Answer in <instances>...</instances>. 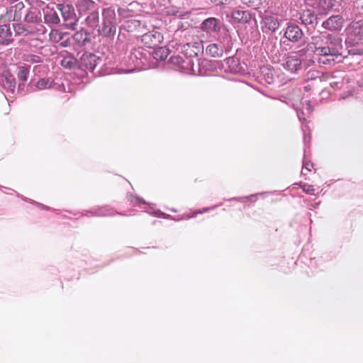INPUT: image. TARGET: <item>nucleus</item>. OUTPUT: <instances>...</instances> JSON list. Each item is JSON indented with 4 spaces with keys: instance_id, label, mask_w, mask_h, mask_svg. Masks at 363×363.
Here are the masks:
<instances>
[{
    "instance_id": "f257e3e1",
    "label": "nucleus",
    "mask_w": 363,
    "mask_h": 363,
    "mask_svg": "<svg viewBox=\"0 0 363 363\" xmlns=\"http://www.w3.org/2000/svg\"><path fill=\"white\" fill-rule=\"evenodd\" d=\"M102 25L98 30L99 34L105 37L114 36L116 33L115 9L113 7L104 9L102 12Z\"/></svg>"
},
{
    "instance_id": "f03ea898",
    "label": "nucleus",
    "mask_w": 363,
    "mask_h": 363,
    "mask_svg": "<svg viewBox=\"0 0 363 363\" xmlns=\"http://www.w3.org/2000/svg\"><path fill=\"white\" fill-rule=\"evenodd\" d=\"M312 43L315 45V48H318L320 43V48H325L330 50H342V39L336 35L321 33L318 35L313 36Z\"/></svg>"
},
{
    "instance_id": "7ed1b4c3",
    "label": "nucleus",
    "mask_w": 363,
    "mask_h": 363,
    "mask_svg": "<svg viewBox=\"0 0 363 363\" xmlns=\"http://www.w3.org/2000/svg\"><path fill=\"white\" fill-rule=\"evenodd\" d=\"M321 45L318 44L315 48V54L318 56V62L320 65L333 66L336 63L341 62L344 58L342 51L330 50L325 48H320Z\"/></svg>"
},
{
    "instance_id": "20e7f679",
    "label": "nucleus",
    "mask_w": 363,
    "mask_h": 363,
    "mask_svg": "<svg viewBox=\"0 0 363 363\" xmlns=\"http://www.w3.org/2000/svg\"><path fill=\"white\" fill-rule=\"evenodd\" d=\"M170 61L172 65L177 66L183 72H191L192 74H202L201 67V62L199 60H197V71L194 69V60L191 59L189 57L184 58L182 56L179 55L172 56L170 57Z\"/></svg>"
},
{
    "instance_id": "39448f33",
    "label": "nucleus",
    "mask_w": 363,
    "mask_h": 363,
    "mask_svg": "<svg viewBox=\"0 0 363 363\" xmlns=\"http://www.w3.org/2000/svg\"><path fill=\"white\" fill-rule=\"evenodd\" d=\"M56 9L61 13L65 28L75 30L78 20L74 6L69 4H58L56 5Z\"/></svg>"
},
{
    "instance_id": "423d86ee",
    "label": "nucleus",
    "mask_w": 363,
    "mask_h": 363,
    "mask_svg": "<svg viewBox=\"0 0 363 363\" xmlns=\"http://www.w3.org/2000/svg\"><path fill=\"white\" fill-rule=\"evenodd\" d=\"M284 36L292 43H298L304 37L303 32L301 28L294 23H289L284 29Z\"/></svg>"
},
{
    "instance_id": "0eeeda50",
    "label": "nucleus",
    "mask_w": 363,
    "mask_h": 363,
    "mask_svg": "<svg viewBox=\"0 0 363 363\" xmlns=\"http://www.w3.org/2000/svg\"><path fill=\"white\" fill-rule=\"evenodd\" d=\"M163 39L160 33L152 30L142 35L141 40L144 45L150 48L158 47Z\"/></svg>"
},
{
    "instance_id": "6e6552de",
    "label": "nucleus",
    "mask_w": 363,
    "mask_h": 363,
    "mask_svg": "<svg viewBox=\"0 0 363 363\" xmlns=\"http://www.w3.org/2000/svg\"><path fill=\"white\" fill-rule=\"evenodd\" d=\"M284 68L291 72H296L301 69V60L296 53H289L282 64Z\"/></svg>"
},
{
    "instance_id": "1a4fd4ad",
    "label": "nucleus",
    "mask_w": 363,
    "mask_h": 363,
    "mask_svg": "<svg viewBox=\"0 0 363 363\" xmlns=\"http://www.w3.org/2000/svg\"><path fill=\"white\" fill-rule=\"evenodd\" d=\"M99 60V57L96 55L90 52H85L80 57L79 67L81 69L93 72Z\"/></svg>"
},
{
    "instance_id": "9d476101",
    "label": "nucleus",
    "mask_w": 363,
    "mask_h": 363,
    "mask_svg": "<svg viewBox=\"0 0 363 363\" xmlns=\"http://www.w3.org/2000/svg\"><path fill=\"white\" fill-rule=\"evenodd\" d=\"M76 6L80 16L88 15L99 9L97 4L92 0H78Z\"/></svg>"
},
{
    "instance_id": "9b49d317",
    "label": "nucleus",
    "mask_w": 363,
    "mask_h": 363,
    "mask_svg": "<svg viewBox=\"0 0 363 363\" xmlns=\"http://www.w3.org/2000/svg\"><path fill=\"white\" fill-rule=\"evenodd\" d=\"M223 23L220 20L216 18L206 19V32L213 38H217Z\"/></svg>"
},
{
    "instance_id": "f8f14e48",
    "label": "nucleus",
    "mask_w": 363,
    "mask_h": 363,
    "mask_svg": "<svg viewBox=\"0 0 363 363\" xmlns=\"http://www.w3.org/2000/svg\"><path fill=\"white\" fill-rule=\"evenodd\" d=\"M299 19L301 21V23L306 26H308V28H315L318 23L317 16L315 12L311 9L303 10L300 13Z\"/></svg>"
},
{
    "instance_id": "ddd939ff",
    "label": "nucleus",
    "mask_w": 363,
    "mask_h": 363,
    "mask_svg": "<svg viewBox=\"0 0 363 363\" xmlns=\"http://www.w3.org/2000/svg\"><path fill=\"white\" fill-rule=\"evenodd\" d=\"M343 22L340 16H332L323 22L322 26L329 30H340L343 26Z\"/></svg>"
},
{
    "instance_id": "4468645a",
    "label": "nucleus",
    "mask_w": 363,
    "mask_h": 363,
    "mask_svg": "<svg viewBox=\"0 0 363 363\" xmlns=\"http://www.w3.org/2000/svg\"><path fill=\"white\" fill-rule=\"evenodd\" d=\"M43 19L44 23L50 28L60 25V18L57 12L53 9H47L46 10H43Z\"/></svg>"
},
{
    "instance_id": "2eb2a0df",
    "label": "nucleus",
    "mask_w": 363,
    "mask_h": 363,
    "mask_svg": "<svg viewBox=\"0 0 363 363\" xmlns=\"http://www.w3.org/2000/svg\"><path fill=\"white\" fill-rule=\"evenodd\" d=\"M185 47H186V53L191 59L194 57H199L200 55H202L203 53L204 46L202 41L188 43Z\"/></svg>"
},
{
    "instance_id": "dca6fc26",
    "label": "nucleus",
    "mask_w": 363,
    "mask_h": 363,
    "mask_svg": "<svg viewBox=\"0 0 363 363\" xmlns=\"http://www.w3.org/2000/svg\"><path fill=\"white\" fill-rule=\"evenodd\" d=\"M263 27L267 30L274 33L280 27L279 19L273 16H266L262 20Z\"/></svg>"
},
{
    "instance_id": "f3484780",
    "label": "nucleus",
    "mask_w": 363,
    "mask_h": 363,
    "mask_svg": "<svg viewBox=\"0 0 363 363\" xmlns=\"http://www.w3.org/2000/svg\"><path fill=\"white\" fill-rule=\"evenodd\" d=\"M259 78L260 82L262 84H273L275 81V74L274 69L268 67H262Z\"/></svg>"
},
{
    "instance_id": "a211bd4d",
    "label": "nucleus",
    "mask_w": 363,
    "mask_h": 363,
    "mask_svg": "<svg viewBox=\"0 0 363 363\" xmlns=\"http://www.w3.org/2000/svg\"><path fill=\"white\" fill-rule=\"evenodd\" d=\"M72 40L78 47H82L89 42V33L84 30L76 32L72 36Z\"/></svg>"
},
{
    "instance_id": "6ab92c4d",
    "label": "nucleus",
    "mask_w": 363,
    "mask_h": 363,
    "mask_svg": "<svg viewBox=\"0 0 363 363\" xmlns=\"http://www.w3.org/2000/svg\"><path fill=\"white\" fill-rule=\"evenodd\" d=\"M232 18L238 23H246L251 20V14L247 11L235 10L231 13Z\"/></svg>"
},
{
    "instance_id": "aec40b11",
    "label": "nucleus",
    "mask_w": 363,
    "mask_h": 363,
    "mask_svg": "<svg viewBox=\"0 0 363 363\" xmlns=\"http://www.w3.org/2000/svg\"><path fill=\"white\" fill-rule=\"evenodd\" d=\"M42 18L40 11L37 9H30L25 13L24 21L30 25L40 21Z\"/></svg>"
},
{
    "instance_id": "412c9836",
    "label": "nucleus",
    "mask_w": 363,
    "mask_h": 363,
    "mask_svg": "<svg viewBox=\"0 0 363 363\" xmlns=\"http://www.w3.org/2000/svg\"><path fill=\"white\" fill-rule=\"evenodd\" d=\"M1 84L4 88L13 91L16 86V80L11 73L6 72L1 76Z\"/></svg>"
},
{
    "instance_id": "4be33fe9",
    "label": "nucleus",
    "mask_w": 363,
    "mask_h": 363,
    "mask_svg": "<svg viewBox=\"0 0 363 363\" xmlns=\"http://www.w3.org/2000/svg\"><path fill=\"white\" fill-rule=\"evenodd\" d=\"M125 27L128 31H143L145 28V23L138 19H130L126 21Z\"/></svg>"
},
{
    "instance_id": "5701e85b",
    "label": "nucleus",
    "mask_w": 363,
    "mask_h": 363,
    "mask_svg": "<svg viewBox=\"0 0 363 363\" xmlns=\"http://www.w3.org/2000/svg\"><path fill=\"white\" fill-rule=\"evenodd\" d=\"M336 4V0H319L318 9L321 13L326 14L332 10Z\"/></svg>"
},
{
    "instance_id": "b1692460",
    "label": "nucleus",
    "mask_w": 363,
    "mask_h": 363,
    "mask_svg": "<svg viewBox=\"0 0 363 363\" xmlns=\"http://www.w3.org/2000/svg\"><path fill=\"white\" fill-rule=\"evenodd\" d=\"M206 52L213 57H221L223 53V48L220 43L209 45L206 48Z\"/></svg>"
},
{
    "instance_id": "393cba45",
    "label": "nucleus",
    "mask_w": 363,
    "mask_h": 363,
    "mask_svg": "<svg viewBox=\"0 0 363 363\" xmlns=\"http://www.w3.org/2000/svg\"><path fill=\"white\" fill-rule=\"evenodd\" d=\"M30 66L23 65L18 67L17 77L21 83H19L18 88L21 89L22 86H24L23 83L27 81L29 75Z\"/></svg>"
},
{
    "instance_id": "a878e982",
    "label": "nucleus",
    "mask_w": 363,
    "mask_h": 363,
    "mask_svg": "<svg viewBox=\"0 0 363 363\" xmlns=\"http://www.w3.org/2000/svg\"><path fill=\"white\" fill-rule=\"evenodd\" d=\"M86 23L90 28H94L99 26V9L88 14L85 19Z\"/></svg>"
},
{
    "instance_id": "bb28decb",
    "label": "nucleus",
    "mask_w": 363,
    "mask_h": 363,
    "mask_svg": "<svg viewBox=\"0 0 363 363\" xmlns=\"http://www.w3.org/2000/svg\"><path fill=\"white\" fill-rule=\"evenodd\" d=\"M61 65L67 69H74L78 65V61L72 55L67 54L61 60Z\"/></svg>"
},
{
    "instance_id": "cd10ccee",
    "label": "nucleus",
    "mask_w": 363,
    "mask_h": 363,
    "mask_svg": "<svg viewBox=\"0 0 363 363\" xmlns=\"http://www.w3.org/2000/svg\"><path fill=\"white\" fill-rule=\"evenodd\" d=\"M12 33L9 24L0 25V38H3L7 44L12 41Z\"/></svg>"
},
{
    "instance_id": "c85d7f7f",
    "label": "nucleus",
    "mask_w": 363,
    "mask_h": 363,
    "mask_svg": "<svg viewBox=\"0 0 363 363\" xmlns=\"http://www.w3.org/2000/svg\"><path fill=\"white\" fill-rule=\"evenodd\" d=\"M29 26L31 30L30 33H37L39 35H43L47 32V28L43 24L42 18H40V21L34 23L32 25H29Z\"/></svg>"
},
{
    "instance_id": "c756f323",
    "label": "nucleus",
    "mask_w": 363,
    "mask_h": 363,
    "mask_svg": "<svg viewBox=\"0 0 363 363\" xmlns=\"http://www.w3.org/2000/svg\"><path fill=\"white\" fill-rule=\"evenodd\" d=\"M13 21H21L22 18L23 14H25L23 12L24 10V4L23 2L17 3L13 7Z\"/></svg>"
},
{
    "instance_id": "7c9ffc66",
    "label": "nucleus",
    "mask_w": 363,
    "mask_h": 363,
    "mask_svg": "<svg viewBox=\"0 0 363 363\" xmlns=\"http://www.w3.org/2000/svg\"><path fill=\"white\" fill-rule=\"evenodd\" d=\"M13 30L18 35H27L31 30L29 25L26 26L21 23L13 24Z\"/></svg>"
},
{
    "instance_id": "2f4dec72",
    "label": "nucleus",
    "mask_w": 363,
    "mask_h": 363,
    "mask_svg": "<svg viewBox=\"0 0 363 363\" xmlns=\"http://www.w3.org/2000/svg\"><path fill=\"white\" fill-rule=\"evenodd\" d=\"M53 80L51 78H42L35 84L37 90H43L52 87Z\"/></svg>"
},
{
    "instance_id": "473e14b6",
    "label": "nucleus",
    "mask_w": 363,
    "mask_h": 363,
    "mask_svg": "<svg viewBox=\"0 0 363 363\" xmlns=\"http://www.w3.org/2000/svg\"><path fill=\"white\" fill-rule=\"evenodd\" d=\"M168 50L165 48L160 47L153 53V57L157 60H165L168 56Z\"/></svg>"
},
{
    "instance_id": "72a5a7b5",
    "label": "nucleus",
    "mask_w": 363,
    "mask_h": 363,
    "mask_svg": "<svg viewBox=\"0 0 363 363\" xmlns=\"http://www.w3.org/2000/svg\"><path fill=\"white\" fill-rule=\"evenodd\" d=\"M114 213L112 210L108 209L106 208H101L99 209L95 213L94 216H111Z\"/></svg>"
},
{
    "instance_id": "f704fd0d",
    "label": "nucleus",
    "mask_w": 363,
    "mask_h": 363,
    "mask_svg": "<svg viewBox=\"0 0 363 363\" xmlns=\"http://www.w3.org/2000/svg\"><path fill=\"white\" fill-rule=\"evenodd\" d=\"M244 4L253 9H257L260 5L262 0H241Z\"/></svg>"
},
{
    "instance_id": "c9c22d12",
    "label": "nucleus",
    "mask_w": 363,
    "mask_h": 363,
    "mask_svg": "<svg viewBox=\"0 0 363 363\" xmlns=\"http://www.w3.org/2000/svg\"><path fill=\"white\" fill-rule=\"evenodd\" d=\"M320 77V72L317 70H309L306 74V80H313Z\"/></svg>"
},
{
    "instance_id": "e433bc0d",
    "label": "nucleus",
    "mask_w": 363,
    "mask_h": 363,
    "mask_svg": "<svg viewBox=\"0 0 363 363\" xmlns=\"http://www.w3.org/2000/svg\"><path fill=\"white\" fill-rule=\"evenodd\" d=\"M353 7L359 11H363V0H354Z\"/></svg>"
},
{
    "instance_id": "4c0bfd02",
    "label": "nucleus",
    "mask_w": 363,
    "mask_h": 363,
    "mask_svg": "<svg viewBox=\"0 0 363 363\" xmlns=\"http://www.w3.org/2000/svg\"><path fill=\"white\" fill-rule=\"evenodd\" d=\"M303 191H305L307 194H309L311 195L315 194V189H314L313 186L311 185L304 184L303 186Z\"/></svg>"
},
{
    "instance_id": "58836bf2",
    "label": "nucleus",
    "mask_w": 363,
    "mask_h": 363,
    "mask_svg": "<svg viewBox=\"0 0 363 363\" xmlns=\"http://www.w3.org/2000/svg\"><path fill=\"white\" fill-rule=\"evenodd\" d=\"M203 213V211L202 210H199V211H194L192 214H190V213H184L182 217V219H189L191 218H193L194 217L196 214H201Z\"/></svg>"
},
{
    "instance_id": "ea45409f",
    "label": "nucleus",
    "mask_w": 363,
    "mask_h": 363,
    "mask_svg": "<svg viewBox=\"0 0 363 363\" xmlns=\"http://www.w3.org/2000/svg\"><path fill=\"white\" fill-rule=\"evenodd\" d=\"M27 61L33 63H39L42 62V58L38 55H31Z\"/></svg>"
},
{
    "instance_id": "a19ab883",
    "label": "nucleus",
    "mask_w": 363,
    "mask_h": 363,
    "mask_svg": "<svg viewBox=\"0 0 363 363\" xmlns=\"http://www.w3.org/2000/svg\"><path fill=\"white\" fill-rule=\"evenodd\" d=\"M197 60H201L200 62H201V72H202V74H199L200 76H203V69L204 67V65H203V62H204V60L202 59L201 57V58H199V57H196V60L194 61V69L197 71L198 70V68H197Z\"/></svg>"
},
{
    "instance_id": "79ce46f5",
    "label": "nucleus",
    "mask_w": 363,
    "mask_h": 363,
    "mask_svg": "<svg viewBox=\"0 0 363 363\" xmlns=\"http://www.w3.org/2000/svg\"><path fill=\"white\" fill-rule=\"evenodd\" d=\"M153 216H157V217H162L164 218H169V215H166L164 213L160 211H156L152 213Z\"/></svg>"
},
{
    "instance_id": "37998d69",
    "label": "nucleus",
    "mask_w": 363,
    "mask_h": 363,
    "mask_svg": "<svg viewBox=\"0 0 363 363\" xmlns=\"http://www.w3.org/2000/svg\"><path fill=\"white\" fill-rule=\"evenodd\" d=\"M313 167V164H310V163H306V164H303V168H305L308 171H310L311 170V167Z\"/></svg>"
},
{
    "instance_id": "c03bdc74",
    "label": "nucleus",
    "mask_w": 363,
    "mask_h": 363,
    "mask_svg": "<svg viewBox=\"0 0 363 363\" xmlns=\"http://www.w3.org/2000/svg\"><path fill=\"white\" fill-rule=\"evenodd\" d=\"M211 1L216 6L223 4V0H211Z\"/></svg>"
},
{
    "instance_id": "a18cd8bd",
    "label": "nucleus",
    "mask_w": 363,
    "mask_h": 363,
    "mask_svg": "<svg viewBox=\"0 0 363 363\" xmlns=\"http://www.w3.org/2000/svg\"><path fill=\"white\" fill-rule=\"evenodd\" d=\"M138 54L140 55V52L139 50L138 51H135L134 53H132L131 54V57H133V56L134 57L138 58Z\"/></svg>"
},
{
    "instance_id": "49530a36",
    "label": "nucleus",
    "mask_w": 363,
    "mask_h": 363,
    "mask_svg": "<svg viewBox=\"0 0 363 363\" xmlns=\"http://www.w3.org/2000/svg\"><path fill=\"white\" fill-rule=\"evenodd\" d=\"M68 44H69L68 40L62 41L60 43V45L62 47H67L68 45Z\"/></svg>"
},
{
    "instance_id": "de8ad7c7",
    "label": "nucleus",
    "mask_w": 363,
    "mask_h": 363,
    "mask_svg": "<svg viewBox=\"0 0 363 363\" xmlns=\"http://www.w3.org/2000/svg\"><path fill=\"white\" fill-rule=\"evenodd\" d=\"M135 200H136V202H138V203H145V201L143 199H140L138 197H136L135 198Z\"/></svg>"
},
{
    "instance_id": "09e8293b",
    "label": "nucleus",
    "mask_w": 363,
    "mask_h": 363,
    "mask_svg": "<svg viewBox=\"0 0 363 363\" xmlns=\"http://www.w3.org/2000/svg\"><path fill=\"white\" fill-rule=\"evenodd\" d=\"M303 89H304V90H305L306 91H309V90L311 89V86H310L309 85H308V86H305L303 87Z\"/></svg>"
},
{
    "instance_id": "8fccbe9b",
    "label": "nucleus",
    "mask_w": 363,
    "mask_h": 363,
    "mask_svg": "<svg viewBox=\"0 0 363 363\" xmlns=\"http://www.w3.org/2000/svg\"><path fill=\"white\" fill-rule=\"evenodd\" d=\"M120 14H123V12H125V9H119L118 10Z\"/></svg>"
},
{
    "instance_id": "3c124183",
    "label": "nucleus",
    "mask_w": 363,
    "mask_h": 363,
    "mask_svg": "<svg viewBox=\"0 0 363 363\" xmlns=\"http://www.w3.org/2000/svg\"><path fill=\"white\" fill-rule=\"evenodd\" d=\"M203 25H204V21H203V22H202V23H201V27H202V28H203Z\"/></svg>"
},
{
    "instance_id": "603ef678",
    "label": "nucleus",
    "mask_w": 363,
    "mask_h": 363,
    "mask_svg": "<svg viewBox=\"0 0 363 363\" xmlns=\"http://www.w3.org/2000/svg\"><path fill=\"white\" fill-rule=\"evenodd\" d=\"M205 67H206V69H208V68H207V65H206H206H205Z\"/></svg>"
}]
</instances>
